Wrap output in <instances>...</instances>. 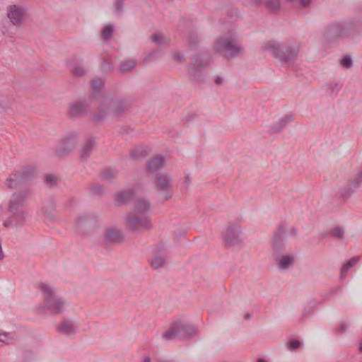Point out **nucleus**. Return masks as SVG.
I'll return each mask as SVG.
<instances>
[{"instance_id": "8", "label": "nucleus", "mask_w": 362, "mask_h": 362, "mask_svg": "<svg viewBox=\"0 0 362 362\" xmlns=\"http://www.w3.org/2000/svg\"><path fill=\"white\" fill-rule=\"evenodd\" d=\"M28 195V191L21 190L14 192L8 202V210L10 212H13L15 210L18 209L21 207Z\"/></svg>"}, {"instance_id": "21", "label": "nucleus", "mask_w": 362, "mask_h": 362, "mask_svg": "<svg viewBox=\"0 0 362 362\" xmlns=\"http://www.w3.org/2000/svg\"><path fill=\"white\" fill-rule=\"evenodd\" d=\"M358 262V257H352L349 262H347L341 269V275H344L345 273L354 265Z\"/></svg>"}, {"instance_id": "30", "label": "nucleus", "mask_w": 362, "mask_h": 362, "mask_svg": "<svg viewBox=\"0 0 362 362\" xmlns=\"http://www.w3.org/2000/svg\"><path fill=\"white\" fill-rule=\"evenodd\" d=\"M103 84V82L101 79H97L92 81V86L93 88H99Z\"/></svg>"}, {"instance_id": "26", "label": "nucleus", "mask_w": 362, "mask_h": 362, "mask_svg": "<svg viewBox=\"0 0 362 362\" xmlns=\"http://www.w3.org/2000/svg\"><path fill=\"white\" fill-rule=\"evenodd\" d=\"M135 63L133 61L123 62L121 65L122 69L124 71H129L134 67Z\"/></svg>"}, {"instance_id": "4", "label": "nucleus", "mask_w": 362, "mask_h": 362, "mask_svg": "<svg viewBox=\"0 0 362 362\" xmlns=\"http://www.w3.org/2000/svg\"><path fill=\"white\" fill-rule=\"evenodd\" d=\"M214 49L227 57L238 55L243 51L240 44L226 37H218L214 42Z\"/></svg>"}, {"instance_id": "33", "label": "nucleus", "mask_w": 362, "mask_h": 362, "mask_svg": "<svg viewBox=\"0 0 362 362\" xmlns=\"http://www.w3.org/2000/svg\"><path fill=\"white\" fill-rule=\"evenodd\" d=\"M173 57L175 60H181L182 58V56L180 53L176 52L173 54Z\"/></svg>"}, {"instance_id": "25", "label": "nucleus", "mask_w": 362, "mask_h": 362, "mask_svg": "<svg viewBox=\"0 0 362 362\" xmlns=\"http://www.w3.org/2000/svg\"><path fill=\"white\" fill-rule=\"evenodd\" d=\"M83 112V109L81 105L75 104L71 106L70 113L73 115H79Z\"/></svg>"}, {"instance_id": "16", "label": "nucleus", "mask_w": 362, "mask_h": 362, "mask_svg": "<svg viewBox=\"0 0 362 362\" xmlns=\"http://www.w3.org/2000/svg\"><path fill=\"white\" fill-rule=\"evenodd\" d=\"M132 197V194L131 192H129V191L122 192L118 193L116 195L115 201H116L117 204H123V203L128 202L131 199Z\"/></svg>"}, {"instance_id": "35", "label": "nucleus", "mask_w": 362, "mask_h": 362, "mask_svg": "<svg viewBox=\"0 0 362 362\" xmlns=\"http://www.w3.org/2000/svg\"><path fill=\"white\" fill-rule=\"evenodd\" d=\"M90 145H88L87 146H86L85 148V151H86L87 150H90Z\"/></svg>"}, {"instance_id": "36", "label": "nucleus", "mask_w": 362, "mask_h": 362, "mask_svg": "<svg viewBox=\"0 0 362 362\" xmlns=\"http://www.w3.org/2000/svg\"><path fill=\"white\" fill-rule=\"evenodd\" d=\"M216 82V83H221V79L220 78H217Z\"/></svg>"}, {"instance_id": "34", "label": "nucleus", "mask_w": 362, "mask_h": 362, "mask_svg": "<svg viewBox=\"0 0 362 362\" xmlns=\"http://www.w3.org/2000/svg\"><path fill=\"white\" fill-rule=\"evenodd\" d=\"M252 3L257 4L262 2V0H251Z\"/></svg>"}, {"instance_id": "38", "label": "nucleus", "mask_w": 362, "mask_h": 362, "mask_svg": "<svg viewBox=\"0 0 362 362\" xmlns=\"http://www.w3.org/2000/svg\"><path fill=\"white\" fill-rule=\"evenodd\" d=\"M359 349H360V351H362V342L360 344Z\"/></svg>"}, {"instance_id": "37", "label": "nucleus", "mask_w": 362, "mask_h": 362, "mask_svg": "<svg viewBox=\"0 0 362 362\" xmlns=\"http://www.w3.org/2000/svg\"><path fill=\"white\" fill-rule=\"evenodd\" d=\"M74 74H77V75H80L81 74V73H78L76 70L74 71Z\"/></svg>"}, {"instance_id": "29", "label": "nucleus", "mask_w": 362, "mask_h": 362, "mask_svg": "<svg viewBox=\"0 0 362 362\" xmlns=\"http://www.w3.org/2000/svg\"><path fill=\"white\" fill-rule=\"evenodd\" d=\"M333 235L341 238L344 235V230L340 228H335L332 231Z\"/></svg>"}, {"instance_id": "6", "label": "nucleus", "mask_w": 362, "mask_h": 362, "mask_svg": "<svg viewBox=\"0 0 362 362\" xmlns=\"http://www.w3.org/2000/svg\"><path fill=\"white\" fill-rule=\"evenodd\" d=\"M155 188L162 195L163 199L166 200L172 196L171 179L166 174H160L155 180Z\"/></svg>"}, {"instance_id": "17", "label": "nucleus", "mask_w": 362, "mask_h": 362, "mask_svg": "<svg viewBox=\"0 0 362 362\" xmlns=\"http://www.w3.org/2000/svg\"><path fill=\"white\" fill-rule=\"evenodd\" d=\"M107 238L111 241L119 240L121 238V233L119 230L115 228H109L106 232Z\"/></svg>"}, {"instance_id": "39", "label": "nucleus", "mask_w": 362, "mask_h": 362, "mask_svg": "<svg viewBox=\"0 0 362 362\" xmlns=\"http://www.w3.org/2000/svg\"><path fill=\"white\" fill-rule=\"evenodd\" d=\"M145 362H149V358H146V359L145 360Z\"/></svg>"}, {"instance_id": "1", "label": "nucleus", "mask_w": 362, "mask_h": 362, "mask_svg": "<svg viewBox=\"0 0 362 362\" xmlns=\"http://www.w3.org/2000/svg\"><path fill=\"white\" fill-rule=\"evenodd\" d=\"M150 209L151 205L146 200H138L135 206L134 214L127 216V226L132 230H141L151 227V221L146 216Z\"/></svg>"}, {"instance_id": "28", "label": "nucleus", "mask_w": 362, "mask_h": 362, "mask_svg": "<svg viewBox=\"0 0 362 362\" xmlns=\"http://www.w3.org/2000/svg\"><path fill=\"white\" fill-rule=\"evenodd\" d=\"M291 119V117H288L285 118H281L279 120L280 127L279 128L276 129V130L278 131L279 129H281L283 127H284L290 120Z\"/></svg>"}, {"instance_id": "20", "label": "nucleus", "mask_w": 362, "mask_h": 362, "mask_svg": "<svg viewBox=\"0 0 362 362\" xmlns=\"http://www.w3.org/2000/svg\"><path fill=\"white\" fill-rule=\"evenodd\" d=\"M358 262V257H352L349 262H347L341 269V275H344L345 273L354 265Z\"/></svg>"}, {"instance_id": "3", "label": "nucleus", "mask_w": 362, "mask_h": 362, "mask_svg": "<svg viewBox=\"0 0 362 362\" xmlns=\"http://www.w3.org/2000/svg\"><path fill=\"white\" fill-rule=\"evenodd\" d=\"M262 49L268 52L274 58L284 62L292 61L297 55V50L289 48L274 40L264 42Z\"/></svg>"}, {"instance_id": "13", "label": "nucleus", "mask_w": 362, "mask_h": 362, "mask_svg": "<svg viewBox=\"0 0 362 362\" xmlns=\"http://www.w3.org/2000/svg\"><path fill=\"white\" fill-rule=\"evenodd\" d=\"M164 164V158L162 156H156L148 163V168L151 170H155L162 167Z\"/></svg>"}, {"instance_id": "32", "label": "nucleus", "mask_w": 362, "mask_h": 362, "mask_svg": "<svg viewBox=\"0 0 362 362\" xmlns=\"http://www.w3.org/2000/svg\"><path fill=\"white\" fill-rule=\"evenodd\" d=\"M291 2H300L303 6H306L309 4L310 0H288Z\"/></svg>"}, {"instance_id": "40", "label": "nucleus", "mask_w": 362, "mask_h": 362, "mask_svg": "<svg viewBox=\"0 0 362 362\" xmlns=\"http://www.w3.org/2000/svg\"><path fill=\"white\" fill-rule=\"evenodd\" d=\"M259 362H263V361L260 359V360H259Z\"/></svg>"}, {"instance_id": "7", "label": "nucleus", "mask_w": 362, "mask_h": 362, "mask_svg": "<svg viewBox=\"0 0 362 362\" xmlns=\"http://www.w3.org/2000/svg\"><path fill=\"white\" fill-rule=\"evenodd\" d=\"M26 16L24 7L20 5H11L7 8V16L15 25H20L23 22Z\"/></svg>"}, {"instance_id": "11", "label": "nucleus", "mask_w": 362, "mask_h": 362, "mask_svg": "<svg viewBox=\"0 0 362 362\" xmlns=\"http://www.w3.org/2000/svg\"><path fill=\"white\" fill-rule=\"evenodd\" d=\"M57 329L63 334L71 336L76 332L77 327L70 320H64L58 325Z\"/></svg>"}, {"instance_id": "22", "label": "nucleus", "mask_w": 362, "mask_h": 362, "mask_svg": "<svg viewBox=\"0 0 362 362\" xmlns=\"http://www.w3.org/2000/svg\"><path fill=\"white\" fill-rule=\"evenodd\" d=\"M13 340V336L8 333L0 332V346L9 344Z\"/></svg>"}, {"instance_id": "19", "label": "nucleus", "mask_w": 362, "mask_h": 362, "mask_svg": "<svg viewBox=\"0 0 362 362\" xmlns=\"http://www.w3.org/2000/svg\"><path fill=\"white\" fill-rule=\"evenodd\" d=\"M358 262V257H352L349 262H347L341 269V275H344L345 273L354 265Z\"/></svg>"}, {"instance_id": "14", "label": "nucleus", "mask_w": 362, "mask_h": 362, "mask_svg": "<svg viewBox=\"0 0 362 362\" xmlns=\"http://www.w3.org/2000/svg\"><path fill=\"white\" fill-rule=\"evenodd\" d=\"M294 261L291 255H283L278 259V264L281 269H287Z\"/></svg>"}, {"instance_id": "9", "label": "nucleus", "mask_w": 362, "mask_h": 362, "mask_svg": "<svg viewBox=\"0 0 362 362\" xmlns=\"http://www.w3.org/2000/svg\"><path fill=\"white\" fill-rule=\"evenodd\" d=\"M242 240V234L238 228L229 227L224 233V241L228 245H233Z\"/></svg>"}, {"instance_id": "31", "label": "nucleus", "mask_w": 362, "mask_h": 362, "mask_svg": "<svg viewBox=\"0 0 362 362\" xmlns=\"http://www.w3.org/2000/svg\"><path fill=\"white\" fill-rule=\"evenodd\" d=\"M300 346V342L298 341H291L289 344V348L290 349H297Z\"/></svg>"}, {"instance_id": "18", "label": "nucleus", "mask_w": 362, "mask_h": 362, "mask_svg": "<svg viewBox=\"0 0 362 362\" xmlns=\"http://www.w3.org/2000/svg\"><path fill=\"white\" fill-rule=\"evenodd\" d=\"M165 262V258L162 255H155L154 257L151 260V266L155 268L158 269L161 267Z\"/></svg>"}, {"instance_id": "15", "label": "nucleus", "mask_w": 362, "mask_h": 362, "mask_svg": "<svg viewBox=\"0 0 362 362\" xmlns=\"http://www.w3.org/2000/svg\"><path fill=\"white\" fill-rule=\"evenodd\" d=\"M153 42L158 46H165L168 44L169 40L163 33H155L152 35Z\"/></svg>"}, {"instance_id": "10", "label": "nucleus", "mask_w": 362, "mask_h": 362, "mask_svg": "<svg viewBox=\"0 0 362 362\" xmlns=\"http://www.w3.org/2000/svg\"><path fill=\"white\" fill-rule=\"evenodd\" d=\"M16 212L8 220L4 221V226L5 227H13L18 226L25 221V212L23 210H15Z\"/></svg>"}, {"instance_id": "24", "label": "nucleus", "mask_w": 362, "mask_h": 362, "mask_svg": "<svg viewBox=\"0 0 362 362\" xmlns=\"http://www.w3.org/2000/svg\"><path fill=\"white\" fill-rule=\"evenodd\" d=\"M113 30L114 29L112 25H106L102 31L103 38L106 39V40L109 39L111 37Z\"/></svg>"}, {"instance_id": "23", "label": "nucleus", "mask_w": 362, "mask_h": 362, "mask_svg": "<svg viewBox=\"0 0 362 362\" xmlns=\"http://www.w3.org/2000/svg\"><path fill=\"white\" fill-rule=\"evenodd\" d=\"M265 6L269 10H272V11L277 10L279 8V0H266Z\"/></svg>"}, {"instance_id": "27", "label": "nucleus", "mask_w": 362, "mask_h": 362, "mask_svg": "<svg viewBox=\"0 0 362 362\" xmlns=\"http://www.w3.org/2000/svg\"><path fill=\"white\" fill-rule=\"evenodd\" d=\"M341 64L346 68H349L352 66V60L350 57H344L341 61Z\"/></svg>"}, {"instance_id": "12", "label": "nucleus", "mask_w": 362, "mask_h": 362, "mask_svg": "<svg viewBox=\"0 0 362 362\" xmlns=\"http://www.w3.org/2000/svg\"><path fill=\"white\" fill-rule=\"evenodd\" d=\"M21 177L22 175L20 173L11 175L6 179L5 185L10 189L16 188L18 185L19 180Z\"/></svg>"}, {"instance_id": "5", "label": "nucleus", "mask_w": 362, "mask_h": 362, "mask_svg": "<svg viewBox=\"0 0 362 362\" xmlns=\"http://www.w3.org/2000/svg\"><path fill=\"white\" fill-rule=\"evenodd\" d=\"M196 332V327L181 322H176L163 332V337L167 339L174 337L187 338L194 334Z\"/></svg>"}, {"instance_id": "2", "label": "nucleus", "mask_w": 362, "mask_h": 362, "mask_svg": "<svg viewBox=\"0 0 362 362\" xmlns=\"http://www.w3.org/2000/svg\"><path fill=\"white\" fill-rule=\"evenodd\" d=\"M44 296V306L50 313L58 314L64 312L68 307V303L54 293V290L47 284L42 285Z\"/></svg>"}]
</instances>
